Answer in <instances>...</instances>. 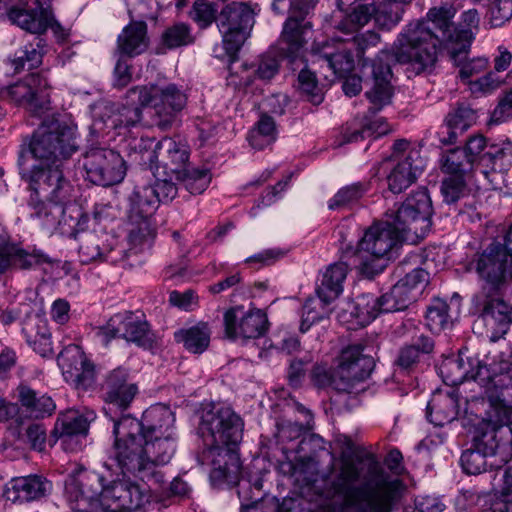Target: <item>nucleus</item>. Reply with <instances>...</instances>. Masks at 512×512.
<instances>
[{
    "instance_id": "nucleus-1",
    "label": "nucleus",
    "mask_w": 512,
    "mask_h": 512,
    "mask_svg": "<svg viewBox=\"0 0 512 512\" xmlns=\"http://www.w3.org/2000/svg\"><path fill=\"white\" fill-rule=\"evenodd\" d=\"M340 453L325 478L322 494L342 509L356 512H391L400 481L385 472L371 453L358 454L348 436L336 440Z\"/></svg>"
},
{
    "instance_id": "nucleus-2",
    "label": "nucleus",
    "mask_w": 512,
    "mask_h": 512,
    "mask_svg": "<svg viewBox=\"0 0 512 512\" xmlns=\"http://www.w3.org/2000/svg\"><path fill=\"white\" fill-rule=\"evenodd\" d=\"M76 127L60 114L46 116L33 133L28 151H21L18 167L31 192L62 204L69 200L72 185L64 176L62 161L78 149Z\"/></svg>"
},
{
    "instance_id": "nucleus-3",
    "label": "nucleus",
    "mask_w": 512,
    "mask_h": 512,
    "mask_svg": "<svg viewBox=\"0 0 512 512\" xmlns=\"http://www.w3.org/2000/svg\"><path fill=\"white\" fill-rule=\"evenodd\" d=\"M455 14L456 8L446 4L430 8L424 19L409 23L392 45L394 60L419 74L435 65L438 47L446 44L452 61L460 64L473 36L467 29H458L453 22Z\"/></svg>"
},
{
    "instance_id": "nucleus-4",
    "label": "nucleus",
    "mask_w": 512,
    "mask_h": 512,
    "mask_svg": "<svg viewBox=\"0 0 512 512\" xmlns=\"http://www.w3.org/2000/svg\"><path fill=\"white\" fill-rule=\"evenodd\" d=\"M199 432L207 448L197 457L204 465L210 461L213 485L238 484L239 497L246 498L249 484L239 481L240 459L236 451L243 434L241 418L230 407L212 406L203 410Z\"/></svg>"
},
{
    "instance_id": "nucleus-5",
    "label": "nucleus",
    "mask_w": 512,
    "mask_h": 512,
    "mask_svg": "<svg viewBox=\"0 0 512 512\" xmlns=\"http://www.w3.org/2000/svg\"><path fill=\"white\" fill-rule=\"evenodd\" d=\"M470 269L480 282L472 298L475 313L486 322L507 327L512 322V307L503 297L512 280V223L502 241L496 239L475 254Z\"/></svg>"
},
{
    "instance_id": "nucleus-6",
    "label": "nucleus",
    "mask_w": 512,
    "mask_h": 512,
    "mask_svg": "<svg viewBox=\"0 0 512 512\" xmlns=\"http://www.w3.org/2000/svg\"><path fill=\"white\" fill-rule=\"evenodd\" d=\"M439 374L444 383L450 386H457L469 379L478 381L491 404L512 406V351L501 352L489 367L482 365L477 357L460 351L457 356L442 361Z\"/></svg>"
},
{
    "instance_id": "nucleus-7",
    "label": "nucleus",
    "mask_w": 512,
    "mask_h": 512,
    "mask_svg": "<svg viewBox=\"0 0 512 512\" xmlns=\"http://www.w3.org/2000/svg\"><path fill=\"white\" fill-rule=\"evenodd\" d=\"M114 458L124 475H132L145 482L154 491L165 484L164 474L158 466L170 462L176 444L174 434L127 442H114Z\"/></svg>"
},
{
    "instance_id": "nucleus-8",
    "label": "nucleus",
    "mask_w": 512,
    "mask_h": 512,
    "mask_svg": "<svg viewBox=\"0 0 512 512\" xmlns=\"http://www.w3.org/2000/svg\"><path fill=\"white\" fill-rule=\"evenodd\" d=\"M373 352V346L350 345L342 350L339 365L333 373L324 365H316L311 379L319 388L331 387L337 392L351 393L355 385L367 379L373 371Z\"/></svg>"
},
{
    "instance_id": "nucleus-9",
    "label": "nucleus",
    "mask_w": 512,
    "mask_h": 512,
    "mask_svg": "<svg viewBox=\"0 0 512 512\" xmlns=\"http://www.w3.org/2000/svg\"><path fill=\"white\" fill-rule=\"evenodd\" d=\"M392 63L394 60V49L382 50L375 59L370 62H363L362 76L351 75L346 77L342 88L347 96H355L365 88V96L370 102L368 114H375L384 106L390 104L393 96L391 85Z\"/></svg>"
},
{
    "instance_id": "nucleus-10",
    "label": "nucleus",
    "mask_w": 512,
    "mask_h": 512,
    "mask_svg": "<svg viewBox=\"0 0 512 512\" xmlns=\"http://www.w3.org/2000/svg\"><path fill=\"white\" fill-rule=\"evenodd\" d=\"M402 241L388 221L370 226L359 241L355 253L362 274L372 278L382 272L384 260L396 254Z\"/></svg>"
},
{
    "instance_id": "nucleus-11",
    "label": "nucleus",
    "mask_w": 512,
    "mask_h": 512,
    "mask_svg": "<svg viewBox=\"0 0 512 512\" xmlns=\"http://www.w3.org/2000/svg\"><path fill=\"white\" fill-rule=\"evenodd\" d=\"M112 421L114 442H127L173 434L175 417L167 406L158 404L146 409L140 420L123 415L119 419L112 418Z\"/></svg>"
},
{
    "instance_id": "nucleus-12",
    "label": "nucleus",
    "mask_w": 512,
    "mask_h": 512,
    "mask_svg": "<svg viewBox=\"0 0 512 512\" xmlns=\"http://www.w3.org/2000/svg\"><path fill=\"white\" fill-rule=\"evenodd\" d=\"M128 97L136 98L154 109V124L162 130L170 128L187 103L186 94L175 84H149L135 86L128 90Z\"/></svg>"
},
{
    "instance_id": "nucleus-13",
    "label": "nucleus",
    "mask_w": 512,
    "mask_h": 512,
    "mask_svg": "<svg viewBox=\"0 0 512 512\" xmlns=\"http://www.w3.org/2000/svg\"><path fill=\"white\" fill-rule=\"evenodd\" d=\"M432 201L426 190L410 195L388 221L403 241L423 239L431 229Z\"/></svg>"
},
{
    "instance_id": "nucleus-14",
    "label": "nucleus",
    "mask_w": 512,
    "mask_h": 512,
    "mask_svg": "<svg viewBox=\"0 0 512 512\" xmlns=\"http://www.w3.org/2000/svg\"><path fill=\"white\" fill-rule=\"evenodd\" d=\"M227 54L234 55L242 47L254 25L253 11L242 2L226 4L217 18Z\"/></svg>"
},
{
    "instance_id": "nucleus-15",
    "label": "nucleus",
    "mask_w": 512,
    "mask_h": 512,
    "mask_svg": "<svg viewBox=\"0 0 512 512\" xmlns=\"http://www.w3.org/2000/svg\"><path fill=\"white\" fill-rule=\"evenodd\" d=\"M82 167L88 181L103 187L120 183L127 171L126 163L118 152L102 147H93L86 151Z\"/></svg>"
},
{
    "instance_id": "nucleus-16",
    "label": "nucleus",
    "mask_w": 512,
    "mask_h": 512,
    "mask_svg": "<svg viewBox=\"0 0 512 512\" xmlns=\"http://www.w3.org/2000/svg\"><path fill=\"white\" fill-rule=\"evenodd\" d=\"M473 446L494 458L491 468H500L512 459V427L482 419L475 426Z\"/></svg>"
},
{
    "instance_id": "nucleus-17",
    "label": "nucleus",
    "mask_w": 512,
    "mask_h": 512,
    "mask_svg": "<svg viewBox=\"0 0 512 512\" xmlns=\"http://www.w3.org/2000/svg\"><path fill=\"white\" fill-rule=\"evenodd\" d=\"M486 147V140L482 135H476L470 137L463 149L467 152L471 160L476 164L478 162L484 168L481 174L489 181L494 189H501L500 184L506 183L502 171L506 166V158L508 150L511 151V147H499L498 145H491L489 149L483 153Z\"/></svg>"
},
{
    "instance_id": "nucleus-18",
    "label": "nucleus",
    "mask_w": 512,
    "mask_h": 512,
    "mask_svg": "<svg viewBox=\"0 0 512 512\" xmlns=\"http://www.w3.org/2000/svg\"><path fill=\"white\" fill-rule=\"evenodd\" d=\"M106 344L112 338H123L143 348H151L154 334L147 321L131 311H125L112 316L107 325L101 329Z\"/></svg>"
},
{
    "instance_id": "nucleus-19",
    "label": "nucleus",
    "mask_w": 512,
    "mask_h": 512,
    "mask_svg": "<svg viewBox=\"0 0 512 512\" xmlns=\"http://www.w3.org/2000/svg\"><path fill=\"white\" fill-rule=\"evenodd\" d=\"M48 88L49 83L45 77L32 73L23 81L9 86L7 93L12 101L24 105L32 114L40 116L50 108Z\"/></svg>"
},
{
    "instance_id": "nucleus-20",
    "label": "nucleus",
    "mask_w": 512,
    "mask_h": 512,
    "mask_svg": "<svg viewBox=\"0 0 512 512\" xmlns=\"http://www.w3.org/2000/svg\"><path fill=\"white\" fill-rule=\"evenodd\" d=\"M106 479L97 471H84L65 482V494L70 504L90 508L99 502L102 506Z\"/></svg>"
},
{
    "instance_id": "nucleus-21",
    "label": "nucleus",
    "mask_w": 512,
    "mask_h": 512,
    "mask_svg": "<svg viewBox=\"0 0 512 512\" xmlns=\"http://www.w3.org/2000/svg\"><path fill=\"white\" fill-rule=\"evenodd\" d=\"M57 360L65 380L76 389L86 390L94 384V365L78 345L66 346L59 353Z\"/></svg>"
},
{
    "instance_id": "nucleus-22",
    "label": "nucleus",
    "mask_w": 512,
    "mask_h": 512,
    "mask_svg": "<svg viewBox=\"0 0 512 512\" xmlns=\"http://www.w3.org/2000/svg\"><path fill=\"white\" fill-rule=\"evenodd\" d=\"M144 498L145 494L137 483L116 480L107 485L102 507L107 512H131L142 505Z\"/></svg>"
},
{
    "instance_id": "nucleus-23",
    "label": "nucleus",
    "mask_w": 512,
    "mask_h": 512,
    "mask_svg": "<svg viewBox=\"0 0 512 512\" xmlns=\"http://www.w3.org/2000/svg\"><path fill=\"white\" fill-rule=\"evenodd\" d=\"M237 309H230L224 314L225 334L229 339H244L262 336L268 325V319L261 310H251L241 318L236 315Z\"/></svg>"
},
{
    "instance_id": "nucleus-24",
    "label": "nucleus",
    "mask_w": 512,
    "mask_h": 512,
    "mask_svg": "<svg viewBox=\"0 0 512 512\" xmlns=\"http://www.w3.org/2000/svg\"><path fill=\"white\" fill-rule=\"evenodd\" d=\"M402 329L405 330L403 334H411V343L400 348L395 365L401 370H409L419 362L421 355L433 351L434 340L410 319L402 324Z\"/></svg>"
},
{
    "instance_id": "nucleus-25",
    "label": "nucleus",
    "mask_w": 512,
    "mask_h": 512,
    "mask_svg": "<svg viewBox=\"0 0 512 512\" xmlns=\"http://www.w3.org/2000/svg\"><path fill=\"white\" fill-rule=\"evenodd\" d=\"M313 4H308L305 11L294 9L293 5L289 6V17L284 23L283 31L281 34V50L287 57L292 59L298 56L299 51L305 45V33L310 28V23L305 22Z\"/></svg>"
},
{
    "instance_id": "nucleus-26",
    "label": "nucleus",
    "mask_w": 512,
    "mask_h": 512,
    "mask_svg": "<svg viewBox=\"0 0 512 512\" xmlns=\"http://www.w3.org/2000/svg\"><path fill=\"white\" fill-rule=\"evenodd\" d=\"M387 176L388 186L393 193H401L412 185L423 172L425 160L419 150H409L403 157L394 161Z\"/></svg>"
},
{
    "instance_id": "nucleus-27",
    "label": "nucleus",
    "mask_w": 512,
    "mask_h": 512,
    "mask_svg": "<svg viewBox=\"0 0 512 512\" xmlns=\"http://www.w3.org/2000/svg\"><path fill=\"white\" fill-rule=\"evenodd\" d=\"M49 262L43 252H29L0 236V276L15 269L27 270Z\"/></svg>"
},
{
    "instance_id": "nucleus-28",
    "label": "nucleus",
    "mask_w": 512,
    "mask_h": 512,
    "mask_svg": "<svg viewBox=\"0 0 512 512\" xmlns=\"http://www.w3.org/2000/svg\"><path fill=\"white\" fill-rule=\"evenodd\" d=\"M104 389L109 410H112V407L127 409L138 393L137 385L129 381V373L122 367L112 370L107 375Z\"/></svg>"
},
{
    "instance_id": "nucleus-29",
    "label": "nucleus",
    "mask_w": 512,
    "mask_h": 512,
    "mask_svg": "<svg viewBox=\"0 0 512 512\" xmlns=\"http://www.w3.org/2000/svg\"><path fill=\"white\" fill-rule=\"evenodd\" d=\"M190 150L186 142L165 137L160 140L153 151L156 162L167 173L178 175L188 167Z\"/></svg>"
},
{
    "instance_id": "nucleus-30",
    "label": "nucleus",
    "mask_w": 512,
    "mask_h": 512,
    "mask_svg": "<svg viewBox=\"0 0 512 512\" xmlns=\"http://www.w3.org/2000/svg\"><path fill=\"white\" fill-rule=\"evenodd\" d=\"M36 7L31 10L12 8L8 12V18L20 28L34 34H41L48 26H52L51 0H34Z\"/></svg>"
},
{
    "instance_id": "nucleus-31",
    "label": "nucleus",
    "mask_w": 512,
    "mask_h": 512,
    "mask_svg": "<svg viewBox=\"0 0 512 512\" xmlns=\"http://www.w3.org/2000/svg\"><path fill=\"white\" fill-rule=\"evenodd\" d=\"M50 487L49 481L37 475L13 478L6 485L4 497L13 503L30 502L44 497Z\"/></svg>"
},
{
    "instance_id": "nucleus-32",
    "label": "nucleus",
    "mask_w": 512,
    "mask_h": 512,
    "mask_svg": "<svg viewBox=\"0 0 512 512\" xmlns=\"http://www.w3.org/2000/svg\"><path fill=\"white\" fill-rule=\"evenodd\" d=\"M96 415L89 409L74 410L70 409L61 414L53 429V435L62 440L64 446L68 441L79 435H86L89 424L94 421Z\"/></svg>"
},
{
    "instance_id": "nucleus-33",
    "label": "nucleus",
    "mask_w": 512,
    "mask_h": 512,
    "mask_svg": "<svg viewBox=\"0 0 512 512\" xmlns=\"http://www.w3.org/2000/svg\"><path fill=\"white\" fill-rule=\"evenodd\" d=\"M426 259L420 252H411L409 255L400 262L398 269L401 273H405L398 283H402L405 288H408L417 299L420 291L429 282V273L422 265H425Z\"/></svg>"
},
{
    "instance_id": "nucleus-34",
    "label": "nucleus",
    "mask_w": 512,
    "mask_h": 512,
    "mask_svg": "<svg viewBox=\"0 0 512 512\" xmlns=\"http://www.w3.org/2000/svg\"><path fill=\"white\" fill-rule=\"evenodd\" d=\"M147 46V24L143 21L131 22L122 30L117 39L118 52L127 57L141 54Z\"/></svg>"
},
{
    "instance_id": "nucleus-35",
    "label": "nucleus",
    "mask_w": 512,
    "mask_h": 512,
    "mask_svg": "<svg viewBox=\"0 0 512 512\" xmlns=\"http://www.w3.org/2000/svg\"><path fill=\"white\" fill-rule=\"evenodd\" d=\"M128 218L130 222L150 220L158 207V198L149 185L136 186L129 197Z\"/></svg>"
},
{
    "instance_id": "nucleus-36",
    "label": "nucleus",
    "mask_w": 512,
    "mask_h": 512,
    "mask_svg": "<svg viewBox=\"0 0 512 512\" xmlns=\"http://www.w3.org/2000/svg\"><path fill=\"white\" fill-rule=\"evenodd\" d=\"M476 121L475 111L468 105L459 104L446 116L447 136L440 138L443 145L455 144L458 137L467 131Z\"/></svg>"
},
{
    "instance_id": "nucleus-37",
    "label": "nucleus",
    "mask_w": 512,
    "mask_h": 512,
    "mask_svg": "<svg viewBox=\"0 0 512 512\" xmlns=\"http://www.w3.org/2000/svg\"><path fill=\"white\" fill-rule=\"evenodd\" d=\"M348 266L343 263L330 265L323 274L321 284L317 287V295L324 303L330 304L343 290V282L347 276Z\"/></svg>"
},
{
    "instance_id": "nucleus-38",
    "label": "nucleus",
    "mask_w": 512,
    "mask_h": 512,
    "mask_svg": "<svg viewBox=\"0 0 512 512\" xmlns=\"http://www.w3.org/2000/svg\"><path fill=\"white\" fill-rule=\"evenodd\" d=\"M347 312L356 319L358 324L365 326L383 313L380 307V297L373 294H362L355 301L348 303V308L344 310V314ZM340 317L344 319L345 315Z\"/></svg>"
},
{
    "instance_id": "nucleus-39",
    "label": "nucleus",
    "mask_w": 512,
    "mask_h": 512,
    "mask_svg": "<svg viewBox=\"0 0 512 512\" xmlns=\"http://www.w3.org/2000/svg\"><path fill=\"white\" fill-rule=\"evenodd\" d=\"M211 331L207 323L200 322L187 329L175 332V340L194 354L203 353L209 346Z\"/></svg>"
},
{
    "instance_id": "nucleus-40",
    "label": "nucleus",
    "mask_w": 512,
    "mask_h": 512,
    "mask_svg": "<svg viewBox=\"0 0 512 512\" xmlns=\"http://www.w3.org/2000/svg\"><path fill=\"white\" fill-rule=\"evenodd\" d=\"M313 64L324 65L331 70L332 75L344 77L354 69V58L352 53L347 50H339L335 53H319L314 55Z\"/></svg>"
},
{
    "instance_id": "nucleus-41",
    "label": "nucleus",
    "mask_w": 512,
    "mask_h": 512,
    "mask_svg": "<svg viewBox=\"0 0 512 512\" xmlns=\"http://www.w3.org/2000/svg\"><path fill=\"white\" fill-rule=\"evenodd\" d=\"M19 399L21 404L35 418L51 415L55 410V403L51 397L46 395L39 396L36 391L27 386L19 387Z\"/></svg>"
},
{
    "instance_id": "nucleus-42",
    "label": "nucleus",
    "mask_w": 512,
    "mask_h": 512,
    "mask_svg": "<svg viewBox=\"0 0 512 512\" xmlns=\"http://www.w3.org/2000/svg\"><path fill=\"white\" fill-rule=\"evenodd\" d=\"M414 301L413 293L397 282L389 292L380 296V307L383 313H391L407 309Z\"/></svg>"
},
{
    "instance_id": "nucleus-43",
    "label": "nucleus",
    "mask_w": 512,
    "mask_h": 512,
    "mask_svg": "<svg viewBox=\"0 0 512 512\" xmlns=\"http://www.w3.org/2000/svg\"><path fill=\"white\" fill-rule=\"evenodd\" d=\"M389 126L384 118H377L375 120H367L360 128L351 129L345 127L343 130V140L339 145L346 143L358 142L366 137H380L389 132Z\"/></svg>"
},
{
    "instance_id": "nucleus-44",
    "label": "nucleus",
    "mask_w": 512,
    "mask_h": 512,
    "mask_svg": "<svg viewBox=\"0 0 512 512\" xmlns=\"http://www.w3.org/2000/svg\"><path fill=\"white\" fill-rule=\"evenodd\" d=\"M442 170L448 175H461L465 177L474 169V162L467 152L460 147L449 150L441 159Z\"/></svg>"
},
{
    "instance_id": "nucleus-45",
    "label": "nucleus",
    "mask_w": 512,
    "mask_h": 512,
    "mask_svg": "<svg viewBox=\"0 0 512 512\" xmlns=\"http://www.w3.org/2000/svg\"><path fill=\"white\" fill-rule=\"evenodd\" d=\"M126 103L123 104L115 115L110 118L112 126L117 127H133L138 124L142 119V107L147 104L141 103L137 98L132 100L128 97V92L125 96Z\"/></svg>"
},
{
    "instance_id": "nucleus-46",
    "label": "nucleus",
    "mask_w": 512,
    "mask_h": 512,
    "mask_svg": "<svg viewBox=\"0 0 512 512\" xmlns=\"http://www.w3.org/2000/svg\"><path fill=\"white\" fill-rule=\"evenodd\" d=\"M176 179L182 183L189 193L196 195L206 190L211 181V174L208 168L187 167L182 173L176 175Z\"/></svg>"
},
{
    "instance_id": "nucleus-47",
    "label": "nucleus",
    "mask_w": 512,
    "mask_h": 512,
    "mask_svg": "<svg viewBox=\"0 0 512 512\" xmlns=\"http://www.w3.org/2000/svg\"><path fill=\"white\" fill-rule=\"evenodd\" d=\"M372 17L375 25L382 30H391L402 19L404 9L397 3H382L378 6H373Z\"/></svg>"
},
{
    "instance_id": "nucleus-48",
    "label": "nucleus",
    "mask_w": 512,
    "mask_h": 512,
    "mask_svg": "<svg viewBox=\"0 0 512 512\" xmlns=\"http://www.w3.org/2000/svg\"><path fill=\"white\" fill-rule=\"evenodd\" d=\"M34 40L35 43L26 45L15 54V58L12 62L16 71L25 68H27V70H31L41 64L43 56V40L40 37H35Z\"/></svg>"
},
{
    "instance_id": "nucleus-49",
    "label": "nucleus",
    "mask_w": 512,
    "mask_h": 512,
    "mask_svg": "<svg viewBox=\"0 0 512 512\" xmlns=\"http://www.w3.org/2000/svg\"><path fill=\"white\" fill-rule=\"evenodd\" d=\"M279 439L282 442H291L301 438L296 448L294 449L297 453L305 452L306 446L311 442H321L322 439L317 435H305V429L302 424L287 422L282 425H278Z\"/></svg>"
},
{
    "instance_id": "nucleus-50",
    "label": "nucleus",
    "mask_w": 512,
    "mask_h": 512,
    "mask_svg": "<svg viewBox=\"0 0 512 512\" xmlns=\"http://www.w3.org/2000/svg\"><path fill=\"white\" fill-rule=\"evenodd\" d=\"M440 191L443 201L449 205L457 203L470 194L465 177L461 175L445 177L441 182Z\"/></svg>"
},
{
    "instance_id": "nucleus-51",
    "label": "nucleus",
    "mask_w": 512,
    "mask_h": 512,
    "mask_svg": "<svg viewBox=\"0 0 512 512\" xmlns=\"http://www.w3.org/2000/svg\"><path fill=\"white\" fill-rule=\"evenodd\" d=\"M298 87L301 95L313 105H319L324 100V92L319 86L314 71L303 68L298 75Z\"/></svg>"
},
{
    "instance_id": "nucleus-52",
    "label": "nucleus",
    "mask_w": 512,
    "mask_h": 512,
    "mask_svg": "<svg viewBox=\"0 0 512 512\" xmlns=\"http://www.w3.org/2000/svg\"><path fill=\"white\" fill-rule=\"evenodd\" d=\"M369 184L357 182L341 188L332 199H330L329 209H338L357 202L368 191Z\"/></svg>"
},
{
    "instance_id": "nucleus-53",
    "label": "nucleus",
    "mask_w": 512,
    "mask_h": 512,
    "mask_svg": "<svg viewBox=\"0 0 512 512\" xmlns=\"http://www.w3.org/2000/svg\"><path fill=\"white\" fill-rule=\"evenodd\" d=\"M194 42L191 28L185 23H176L168 27L162 34V43L168 49L190 45Z\"/></svg>"
},
{
    "instance_id": "nucleus-54",
    "label": "nucleus",
    "mask_w": 512,
    "mask_h": 512,
    "mask_svg": "<svg viewBox=\"0 0 512 512\" xmlns=\"http://www.w3.org/2000/svg\"><path fill=\"white\" fill-rule=\"evenodd\" d=\"M218 14L217 5L208 0H195L189 11V17L200 29H206L217 22Z\"/></svg>"
},
{
    "instance_id": "nucleus-55",
    "label": "nucleus",
    "mask_w": 512,
    "mask_h": 512,
    "mask_svg": "<svg viewBox=\"0 0 512 512\" xmlns=\"http://www.w3.org/2000/svg\"><path fill=\"white\" fill-rule=\"evenodd\" d=\"M448 309V304L441 299L433 300L431 305L428 306L425 319L426 326L431 332L439 333L448 326Z\"/></svg>"
},
{
    "instance_id": "nucleus-56",
    "label": "nucleus",
    "mask_w": 512,
    "mask_h": 512,
    "mask_svg": "<svg viewBox=\"0 0 512 512\" xmlns=\"http://www.w3.org/2000/svg\"><path fill=\"white\" fill-rule=\"evenodd\" d=\"M488 457H490L488 453L472 445L462 453L460 463L465 473L478 475L485 472L490 466V462L487 461Z\"/></svg>"
},
{
    "instance_id": "nucleus-57",
    "label": "nucleus",
    "mask_w": 512,
    "mask_h": 512,
    "mask_svg": "<svg viewBox=\"0 0 512 512\" xmlns=\"http://www.w3.org/2000/svg\"><path fill=\"white\" fill-rule=\"evenodd\" d=\"M326 303L318 297V299H307L303 305L302 319L300 324V331L306 332L312 324L326 318L329 314Z\"/></svg>"
},
{
    "instance_id": "nucleus-58",
    "label": "nucleus",
    "mask_w": 512,
    "mask_h": 512,
    "mask_svg": "<svg viewBox=\"0 0 512 512\" xmlns=\"http://www.w3.org/2000/svg\"><path fill=\"white\" fill-rule=\"evenodd\" d=\"M23 332L29 346L40 356L50 357L53 355L51 335L45 327L38 329L36 333H33V330L29 327H24Z\"/></svg>"
},
{
    "instance_id": "nucleus-59",
    "label": "nucleus",
    "mask_w": 512,
    "mask_h": 512,
    "mask_svg": "<svg viewBox=\"0 0 512 512\" xmlns=\"http://www.w3.org/2000/svg\"><path fill=\"white\" fill-rule=\"evenodd\" d=\"M372 14V5H359L340 22L339 29L347 34L355 32L370 21Z\"/></svg>"
},
{
    "instance_id": "nucleus-60",
    "label": "nucleus",
    "mask_w": 512,
    "mask_h": 512,
    "mask_svg": "<svg viewBox=\"0 0 512 512\" xmlns=\"http://www.w3.org/2000/svg\"><path fill=\"white\" fill-rule=\"evenodd\" d=\"M490 23L499 27L512 17V0H493L488 6Z\"/></svg>"
},
{
    "instance_id": "nucleus-61",
    "label": "nucleus",
    "mask_w": 512,
    "mask_h": 512,
    "mask_svg": "<svg viewBox=\"0 0 512 512\" xmlns=\"http://www.w3.org/2000/svg\"><path fill=\"white\" fill-rule=\"evenodd\" d=\"M103 251L99 245V237L96 234H88L81 242L79 247L80 261L88 264L92 261L102 259Z\"/></svg>"
},
{
    "instance_id": "nucleus-62",
    "label": "nucleus",
    "mask_w": 512,
    "mask_h": 512,
    "mask_svg": "<svg viewBox=\"0 0 512 512\" xmlns=\"http://www.w3.org/2000/svg\"><path fill=\"white\" fill-rule=\"evenodd\" d=\"M134 227L130 230L128 240L133 248H138L145 244L152 237L153 229L150 220L141 219L130 222Z\"/></svg>"
},
{
    "instance_id": "nucleus-63",
    "label": "nucleus",
    "mask_w": 512,
    "mask_h": 512,
    "mask_svg": "<svg viewBox=\"0 0 512 512\" xmlns=\"http://www.w3.org/2000/svg\"><path fill=\"white\" fill-rule=\"evenodd\" d=\"M22 437L32 449L42 451L47 438L46 428L40 423H32L28 425Z\"/></svg>"
},
{
    "instance_id": "nucleus-64",
    "label": "nucleus",
    "mask_w": 512,
    "mask_h": 512,
    "mask_svg": "<svg viewBox=\"0 0 512 512\" xmlns=\"http://www.w3.org/2000/svg\"><path fill=\"white\" fill-rule=\"evenodd\" d=\"M251 68L259 79L270 80L278 73L279 63L275 57L264 56L259 60L256 68L254 66Z\"/></svg>"
}]
</instances>
